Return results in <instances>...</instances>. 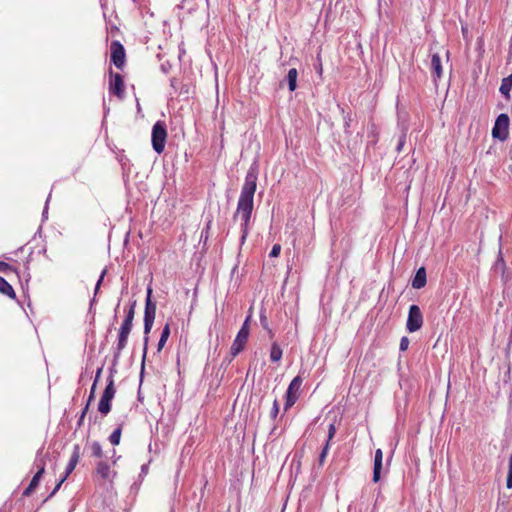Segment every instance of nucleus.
<instances>
[{
	"mask_svg": "<svg viewBox=\"0 0 512 512\" xmlns=\"http://www.w3.org/2000/svg\"><path fill=\"white\" fill-rule=\"evenodd\" d=\"M161 69H162V71H163L164 73H167V71H168V70H167V67H165V65H161Z\"/></svg>",
	"mask_w": 512,
	"mask_h": 512,
	"instance_id": "54",
	"label": "nucleus"
},
{
	"mask_svg": "<svg viewBox=\"0 0 512 512\" xmlns=\"http://www.w3.org/2000/svg\"><path fill=\"white\" fill-rule=\"evenodd\" d=\"M109 92L119 98L124 96V81L119 73H114L110 70Z\"/></svg>",
	"mask_w": 512,
	"mask_h": 512,
	"instance_id": "10",
	"label": "nucleus"
},
{
	"mask_svg": "<svg viewBox=\"0 0 512 512\" xmlns=\"http://www.w3.org/2000/svg\"><path fill=\"white\" fill-rule=\"evenodd\" d=\"M251 316L248 315L246 319L244 320L240 330L238 331L232 345L230 348V354L231 358L236 357L245 347V344L248 340L249 334H250V323ZM232 359H228L227 363L229 364Z\"/></svg>",
	"mask_w": 512,
	"mask_h": 512,
	"instance_id": "3",
	"label": "nucleus"
},
{
	"mask_svg": "<svg viewBox=\"0 0 512 512\" xmlns=\"http://www.w3.org/2000/svg\"><path fill=\"white\" fill-rule=\"evenodd\" d=\"M116 393L114 386V379L112 376H108L107 385L101 395V399L111 402Z\"/></svg>",
	"mask_w": 512,
	"mask_h": 512,
	"instance_id": "17",
	"label": "nucleus"
},
{
	"mask_svg": "<svg viewBox=\"0 0 512 512\" xmlns=\"http://www.w3.org/2000/svg\"><path fill=\"white\" fill-rule=\"evenodd\" d=\"M116 393L114 386V379L112 376H108L107 385L101 395V399L111 402Z\"/></svg>",
	"mask_w": 512,
	"mask_h": 512,
	"instance_id": "15",
	"label": "nucleus"
},
{
	"mask_svg": "<svg viewBox=\"0 0 512 512\" xmlns=\"http://www.w3.org/2000/svg\"><path fill=\"white\" fill-rule=\"evenodd\" d=\"M297 78H298L297 69L296 68L289 69L288 73L283 81L287 83L288 89L290 92H294L297 89Z\"/></svg>",
	"mask_w": 512,
	"mask_h": 512,
	"instance_id": "18",
	"label": "nucleus"
},
{
	"mask_svg": "<svg viewBox=\"0 0 512 512\" xmlns=\"http://www.w3.org/2000/svg\"><path fill=\"white\" fill-rule=\"evenodd\" d=\"M88 405H85V407L83 408L80 416H79V419L77 421V426L80 427L82 424H83V421H84V418H85V415L86 413L88 412Z\"/></svg>",
	"mask_w": 512,
	"mask_h": 512,
	"instance_id": "42",
	"label": "nucleus"
},
{
	"mask_svg": "<svg viewBox=\"0 0 512 512\" xmlns=\"http://www.w3.org/2000/svg\"><path fill=\"white\" fill-rule=\"evenodd\" d=\"M510 119L506 113H501L495 120L492 128V136L500 141H505L509 135Z\"/></svg>",
	"mask_w": 512,
	"mask_h": 512,
	"instance_id": "6",
	"label": "nucleus"
},
{
	"mask_svg": "<svg viewBox=\"0 0 512 512\" xmlns=\"http://www.w3.org/2000/svg\"><path fill=\"white\" fill-rule=\"evenodd\" d=\"M426 283H427L426 269H425V267L422 266L417 269L414 277L412 278L411 286L414 289H421V288L425 287Z\"/></svg>",
	"mask_w": 512,
	"mask_h": 512,
	"instance_id": "13",
	"label": "nucleus"
},
{
	"mask_svg": "<svg viewBox=\"0 0 512 512\" xmlns=\"http://www.w3.org/2000/svg\"><path fill=\"white\" fill-rule=\"evenodd\" d=\"M103 371V366L99 367L96 371V374H95V379H94V382L95 384L98 383L99 379H100V376H101V373Z\"/></svg>",
	"mask_w": 512,
	"mask_h": 512,
	"instance_id": "46",
	"label": "nucleus"
},
{
	"mask_svg": "<svg viewBox=\"0 0 512 512\" xmlns=\"http://www.w3.org/2000/svg\"><path fill=\"white\" fill-rule=\"evenodd\" d=\"M156 315V303L152 301V288L149 286L146 293L145 309H144V339H143V356L142 368L144 367L145 358L148 350L149 337Z\"/></svg>",
	"mask_w": 512,
	"mask_h": 512,
	"instance_id": "2",
	"label": "nucleus"
},
{
	"mask_svg": "<svg viewBox=\"0 0 512 512\" xmlns=\"http://www.w3.org/2000/svg\"><path fill=\"white\" fill-rule=\"evenodd\" d=\"M111 50V62L115 65L116 68L122 69L125 65L126 53L124 46L118 41L114 40L110 46Z\"/></svg>",
	"mask_w": 512,
	"mask_h": 512,
	"instance_id": "8",
	"label": "nucleus"
},
{
	"mask_svg": "<svg viewBox=\"0 0 512 512\" xmlns=\"http://www.w3.org/2000/svg\"><path fill=\"white\" fill-rule=\"evenodd\" d=\"M61 485H62V484H60V481H59V482L56 484V486L54 487L53 491H52V492L48 495V497L44 500V502H45V501H47L48 499H50L51 497H53V496L56 494V492L60 489Z\"/></svg>",
	"mask_w": 512,
	"mask_h": 512,
	"instance_id": "44",
	"label": "nucleus"
},
{
	"mask_svg": "<svg viewBox=\"0 0 512 512\" xmlns=\"http://www.w3.org/2000/svg\"><path fill=\"white\" fill-rule=\"evenodd\" d=\"M424 323V318L420 307L416 304H412L409 307L407 320H406V329L409 333H414L419 331Z\"/></svg>",
	"mask_w": 512,
	"mask_h": 512,
	"instance_id": "5",
	"label": "nucleus"
},
{
	"mask_svg": "<svg viewBox=\"0 0 512 512\" xmlns=\"http://www.w3.org/2000/svg\"><path fill=\"white\" fill-rule=\"evenodd\" d=\"M50 198H51V194H49L46 199L44 209L42 211V221H45L48 219V205H49Z\"/></svg>",
	"mask_w": 512,
	"mask_h": 512,
	"instance_id": "38",
	"label": "nucleus"
},
{
	"mask_svg": "<svg viewBox=\"0 0 512 512\" xmlns=\"http://www.w3.org/2000/svg\"><path fill=\"white\" fill-rule=\"evenodd\" d=\"M283 351L277 342L271 344L270 360L272 362H279L282 358Z\"/></svg>",
	"mask_w": 512,
	"mask_h": 512,
	"instance_id": "22",
	"label": "nucleus"
},
{
	"mask_svg": "<svg viewBox=\"0 0 512 512\" xmlns=\"http://www.w3.org/2000/svg\"><path fill=\"white\" fill-rule=\"evenodd\" d=\"M133 326V320L124 319L120 328L131 332Z\"/></svg>",
	"mask_w": 512,
	"mask_h": 512,
	"instance_id": "40",
	"label": "nucleus"
},
{
	"mask_svg": "<svg viewBox=\"0 0 512 512\" xmlns=\"http://www.w3.org/2000/svg\"><path fill=\"white\" fill-rule=\"evenodd\" d=\"M148 470H149V463L143 464L141 466V471H140V474H139V478L143 479L147 475Z\"/></svg>",
	"mask_w": 512,
	"mask_h": 512,
	"instance_id": "43",
	"label": "nucleus"
},
{
	"mask_svg": "<svg viewBox=\"0 0 512 512\" xmlns=\"http://www.w3.org/2000/svg\"><path fill=\"white\" fill-rule=\"evenodd\" d=\"M275 432H276V427L274 426V427L272 428V430H271L270 434H275Z\"/></svg>",
	"mask_w": 512,
	"mask_h": 512,
	"instance_id": "56",
	"label": "nucleus"
},
{
	"mask_svg": "<svg viewBox=\"0 0 512 512\" xmlns=\"http://www.w3.org/2000/svg\"><path fill=\"white\" fill-rule=\"evenodd\" d=\"M210 223H211V222H209V223L207 224L206 228H204V229L202 230V232H201V238H202L203 236H205V238L207 239V237H208V236H207V235H208V230H209V228H210Z\"/></svg>",
	"mask_w": 512,
	"mask_h": 512,
	"instance_id": "48",
	"label": "nucleus"
},
{
	"mask_svg": "<svg viewBox=\"0 0 512 512\" xmlns=\"http://www.w3.org/2000/svg\"><path fill=\"white\" fill-rule=\"evenodd\" d=\"M135 306H136V301H133L129 307V309L127 310L126 312V315H125V318L124 319H128V320H133L134 319V315H135Z\"/></svg>",
	"mask_w": 512,
	"mask_h": 512,
	"instance_id": "34",
	"label": "nucleus"
},
{
	"mask_svg": "<svg viewBox=\"0 0 512 512\" xmlns=\"http://www.w3.org/2000/svg\"><path fill=\"white\" fill-rule=\"evenodd\" d=\"M79 458H80V446H79V444H75L73 446V451H72L70 460L65 469L66 476H69L74 471L76 465L79 462Z\"/></svg>",
	"mask_w": 512,
	"mask_h": 512,
	"instance_id": "14",
	"label": "nucleus"
},
{
	"mask_svg": "<svg viewBox=\"0 0 512 512\" xmlns=\"http://www.w3.org/2000/svg\"><path fill=\"white\" fill-rule=\"evenodd\" d=\"M34 490H35V488H34V487H32V486L29 484V485H28V487L23 491L22 495H23L24 497H28V496H30V495L33 493V491H34Z\"/></svg>",
	"mask_w": 512,
	"mask_h": 512,
	"instance_id": "45",
	"label": "nucleus"
},
{
	"mask_svg": "<svg viewBox=\"0 0 512 512\" xmlns=\"http://www.w3.org/2000/svg\"><path fill=\"white\" fill-rule=\"evenodd\" d=\"M115 367H113V365L111 366L110 368V375L109 376H112L113 377V373L115 372Z\"/></svg>",
	"mask_w": 512,
	"mask_h": 512,
	"instance_id": "53",
	"label": "nucleus"
},
{
	"mask_svg": "<svg viewBox=\"0 0 512 512\" xmlns=\"http://www.w3.org/2000/svg\"><path fill=\"white\" fill-rule=\"evenodd\" d=\"M281 252V245L280 244H274L272 246V249L270 251L269 256L270 257H278Z\"/></svg>",
	"mask_w": 512,
	"mask_h": 512,
	"instance_id": "39",
	"label": "nucleus"
},
{
	"mask_svg": "<svg viewBox=\"0 0 512 512\" xmlns=\"http://www.w3.org/2000/svg\"><path fill=\"white\" fill-rule=\"evenodd\" d=\"M10 269V265L6 262L0 261V272H5Z\"/></svg>",
	"mask_w": 512,
	"mask_h": 512,
	"instance_id": "47",
	"label": "nucleus"
},
{
	"mask_svg": "<svg viewBox=\"0 0 512 512\" xmlns=\"http://www.w3.org/2000/svg\"><path fill=\"white\" fill-rule=\"evenodd\" d=\"M279 413V403L277 399L274 400L271 411H270V417L272 420H275Z\"/></svg>",
	"mask_w": 512,
	"mask_h": 512,
	"instance_id": "32",
	"label": "nucleus"
},
{
	"mask_svg": "<svg viewBox=\"0 0 512 512\" xmlns=\"http://www.w3.org/2000/svg\"><path fill=\"white\" fill-rule=\"evenodd\" d=\"M105 274H106V270L104 269V270L102 271V273H101V275H100V277H99V279H98V281H97L96 285H95V289H94V295H95V296L97 295V293H98V291H99V289H100V287H101V284H102V281H103V279H104Z\"/></svg>",
	"mask_w": 512,
	"mask_h": 512,
	"instance_id": "41",
	"label": "nucleus"
},
{
	"mask_svg": "<svg viewBox=\"0 0 512 512\" xmlns=\"http://www.w3.org/2000/svg\"><path fill=\"white\" fill-rule=\"evenodd\" d=\"M259 173L258 162L254 161L245 176L244 184L241 188L233 220L241 219V237L240 242L244 244L249 233L251 216L254 208V195L257 188V179Z\"/></svg>",
	"mask_w": 512,
	"mask_h": 512,
	"instance_id": "1",
	"label": "nucleus"
},
{
	"mask_svg": "<svg viewBox=\"0 0 512 512\" xmlns=\"http://www.w3.org/2000/svg\"><path fill=\"white\" fill-rule=\"evenodd\" d=\"M129 334V331L121 328L119 329L117 343L113 351V367L117 366L121 353L127 346Z\"/></svg>",
	"mask_w": 512,
	"mask_h": 512,
	"instance_id": "9",
	"label": "nucleus"
},
{
	"mask_svg": "<svg viewBox=\"0 0 512 512\" xmlns=\"http://www.w3.org/2000/svg\"><path fill=\"white\" fill-rule=\"evenodd\" d=\"M406 143V132H403L400 137H399V140H398V143H397V146H396V151L398 153H400L404 147Z\"/></svg>",
	"mask_w": 512,
	"mask_h": 512,
	"instance_id": "33",
	"label": "nucleus"
},
{
	"mask_svg": "<svg viewBox=\"0 0 512 512\" xmlns=\"http://www.w3.org/2000/svg\"><path fill=\"white\" fill-rule=\"evenodd\" d=\"M329 447H330V445L328 444V442H326L324 447H323V449H322V451H321V453H320V455H319L318 461H319L320 465H323V463H324V461L326 459V456L328 454Z\"/></svg>",
	"mask_w": 512,
	"mask_h": 512,
	"instance_id": "31",
	"label": "nucleus"
},
{
	"mask_svg": "<svg viewBox=\"0 0 512 512\" xmlns=\"http://www.w3.org/2000/svg\"><path fill=\"white\" fill-rule=\"evenodd\" d=\"M96 387H97V384H95V383H93L92 386H91L90 393H89V396H88V399H87V402H86V405H88V407L90 406L91 402L95 398Z\"/></svg>",
	"mask_w": 512,
	"mask_h": 512,
	"instance_id": "37",
	"label": "nucleus"
},
{
	"mask_svg": "<svg viewBox=\"0 0 512 512\" xmlns=\"http://www.w3.org/2000/svg\"><path fill=\"white\" fill-rule=\"evenodd\" d=\"M383 468V452L381 449H377L374 455L373 465V482L377 483L381 478V472Z\"/></svg>",
	"mask_w": 512,
	"mask_h": 512,
	"instance_id": "12",
	"label": "nucleus"
},
{
	"mask_svg": "<svg viewBox=\"0 0 512 512\" xmlns=\"http://www.w3.org/2000/svg\"><path fill=\"white\" fill-rule=\"evenodd\" d=\"M96 302V296L94 295V297L92 298V300L90 301V310L92 309L93 305L95 304Z\"/></svg>",
	"mask_w": 512,
	"mask_h": 512,
	"instance_id": "51",
	"label": "nucleus"
},
{
	"mask_svg": "<svg viewBox=\"0 0 512 512\" xmlns=\"http://www.w3.org/2000/svg\"><path fill=\"white\" fill-rule=\"evenodd\" d=\"M260 324L261 326L263 327V329L267 330L270 337L272 338L274 336V333L272 332V330L269 328V324H268V319L265 315L264 312H261L260 313Z\"/></svg>",
	"mask_w": 512,
	"mask_h": 512,
	"instance_id": "29",
	"label": "nucleus"
},
{
	"mask_svg": "<svg viewBox=\"0 0 512 512\" xmlns=\"http://www.w3.org/2000/svg\"><path fill=\"white\" fill-rule=\"evenodd\" d=\"M511 90H512V73L509 76H507V77L502 79L501 85H500V88H499L500 93L506 99L510 98Z\"/></svg>",
	"mask_w": 512,
	"mask_h": 512,
	"instance_id": "19",
	"label": "nucleus"
},
{
	"mask_svg": "<svg viewBox=\"0 0 512 512\" xmlns=\"http://www.w3.org/2000/svg\"><path fill=\"white\" fill-rule=\"evenodd\" d=\"M0 292L11 299H16V293L13 287L0 276Z\"/></svg>",
	"mask_w": 512,
	"mask_h": 512,
	"instance_id": "20",
	"label": "nucleus"
},
{
	"mask_svg": "<svg viewBox=\"0 0 512 512\" xmlns=\"http://www.w3.org/2000/svg\"><path fill=\"white\" fill-rule=\"evenodd\" d=\"M167 128L163 121H157L152 127L151 143L154 151L161 154L165 149Z\"/></svg>",
	"mask_w": 512,
	"mask_h": 512,
	"instance_id": "4",
	"label": "nucleus"
},
{
	"mask_svg": "<svg viewBox=\"0 0 512 512\" xmlns=\"http://www.w3.org/2000/svg\"><path fill=\"white\" fill-rule=\"evenodd\" d=\"M335 434H336V426L334 423H330L329 427H328V437L326 440V442H328L329 445H330L331 440L334 438Z\"/></svg>",
	"mask_w": 512,
	"mask_h": 512,
	"instance_id": "35",
	"label": "nucleus"
},
{
	"mask_svg": "<svg viewBox=\"0 0 512 512\" xmlns=\"http://www.w3.org/2000/svg\"><path fill=\"white\" fill-rule=\"evenodd\" d=\"M317 72L321 75L322 74V64L320 63L317 67Z\"/></svg>",
	"mask_w": 512,
	"mask_h": 512,
	"instance_id": "52",
	"label": "nucleus"
},
{
	"mask_svg": "<svg viewBox=\"0 0 512 512\" xmlns=\"http://www.w3.org/2000/svg\"><path fill=\"white\" fill-rule=\"evenodd\" d=\"M96 471L103 479H107L110 474V466L105 461H99L96 466Z\"/></svg>",
	"mask_w": 512,
	"mask_h": 512,
	"instance_id": "23",
	"label": "nucleus"
},
{
	"mask_svg": "<svg viewBox=\"0 0 512 512\" xmlns=\"http://www.w3.org/2000/svg\"><path fill=\"white\" fill-rule=\"evenodd\" d=\"M68 478V476H66V472L64 473V475H62L61 479L59 480L60 481V484H63L64 481Z\"/></svg>",
	"mask_w": 512,
	"mask_h": 512,
	"instance_id": "50",
	"label": "nucleus"
},
{
	"mask_svg": "<svg viewBox=\"0 0 512 512\" xmlns=\"http://www.w3.org/2000/svg\"><path fill=\"white\" fill-rule=\"evenodd\" d=\"M46 456L47 455H43L42 454V449H39L37 451V454H36V457H35V461H34V466L38 469H42L43 470V474L45 473V466H46Z\"/></svg>",
	"mask_w": 512,
	"mask_h": 512,
	"instance_id": "24",
	"label": "nucleus"
},
{
	"mask_svg": "<svg viewBox=\"0 0 512 512\" xmlns=\"http://www.w3.org/2000/svg\"><path fill=\"white\" fill-rule=\"evenodd\" d=\"M119 306H120V301L117 303V306H116V309H115V313H117V309L119 308ZM114 317L116 318V317H117V314H115V316H114Z\"/></svg>",
	"mask_w": 512,
	"mask_h": 512,
	"instance_id": "55",
	"label": "nucleus"
},
{
	"mask_svg": "<svg viewBox=\"0 0 512 512\" xmlns=\"http://www.w3.org/2000/svg\"><path fill=\"white\" fill-rule=\"evenodd\" d=\"M116 393L114 386V379L112 376H108L107 385L101 395V399L111 402Z\"/></svg>",
	"mask_w": 512,
	"mask_h": 512,
	"instance_id": "16",
	"label": "nucleus"
},
{
	"mask_svg": "<svg viewBox=\"0 0 512 512\" xmlns=\"http://www.w3.org/2000/svg\"><path fill=\"white\" fill-rule=\"evenodd\" d=\"M122 427H123V424H119L118 427L109 436V441L114 446L119 445V443H120Z\"/></svg>",
	"mask_w": 512,
	"mask_h": 512,
	"instance_id": "25",
	"label": "nucleus"
},
{
	"mask_svg": "<svg viewBox=\"0 0 512 512\" xmlns=\"http://www.w3.org/2000/svg\"><path fill=\"white\" fill-rule=\"evenodd\" d=\"M170 86L176 90L177 89V79L176 78H171L170 79Z\"/></svg>",
	"mask_w": 512,
	"mask_h": 512,
	"instance_id": "49",
	"label": "nucleus"
},
{
	"mask_svg": "<svg viewBox=\"0 0 512 512\" xmlns=\"http://www.w3.org/2000/svg\"><path fill=\"white\" fill-rule=\"evenodd\" d=\"M98 411L103 415H107L111 411V402L100 398L98 403Z\"/></svg>",
	"mask_w": 512,
	"mask_h": 512,
	"instance_id": "27",
	"label": "nucleus"
},
{
	"mask_svg": "<svg viewBox=\"0 0 512 512\" xmlns=\"http://www.w3.org/2000/svg\"><path fill=\"white\" fill-rule=\"evenodd\" d=\"M42 476H43V470L38 469L36 471V473L34 474V476L32 477L29 484L36 489L41 481Z\"/></svg>",
	"mask_w": 512,
	"mask_h": 512,
	"instance_id": "28",
	"label": "nucleus"
},
{
	"mask_svg": "<svg viewBox=\"0 0 512 512\" xmlns=\"http://www.w3.org/2000/svg\"><path fill=\"white\" fill-rule=\"evenodd\" d=\"M169 336H170V325H169V323H166L165 326L162 329V332H161V335H160V339H159L158 344H157V351L158 352H160L163 349V347L165 346Z\"/></svg>",
	"mask_w": 512,
	"mask_h": 512,
	"instance_id": "21",
	"label": "nucleus"
},
{
	"mask_svg": "<svg viewBox=\"0 0 512 512\" xmlns=\"http://www.w3.org/2000/svg\"><path fill=\"white\" fill-rule=\"evenodd\" d=\"M91 456L101 458L103 456L102 446L98 441H93L90 445Z\"/></svg>",
	"mask_w": 512,
	"mask_h": 512,
	"instance_id": "26",
	"label": "nucleus"
},
{
	"mask_svg": "<svg viewBox=\"0 0 512 512\" xmlns=\"http://www.w3.org/2000/svg\"><path fill=\"white\" fill-rule=\"evenodd\" d=\"M506 487L508 489L512 488V454L509 456V461H508V473H507V479H506Z\"/></svg>",
	"mask_w": 512,
	"mask_h": 512,
	"instance_id": "30",
	"label": "nucleus"
},
{
	"mask_svg": "<svg viewBox=\"0 0 512 512\" xmlns=\"http://www.w3.org/2000/svg\"><path fill=\"white\" fill-rule=\"evenodd\" d=\"M430 68L432 71L433 82L437 85V81L440 80L443 75L441 58L438 53L431 55Z\"/></svg>",
	"mask_w": 512,
	"mask_h": 512,
	"instance_id": "11",
	"label": "nucleus"
},
{
	"mask_svg": "<svg viewBox=\"0 0 512 512\" xmlns=\"http://www.w3.org/2000/svg\"><path fill=\"white\" fill-rule=\"evenodd\" d=\"M70 512H72V511H70Z\"/></svg>",
	"mask_w": 512,
	"mask_h": 512,
	"instance_id": "57",
	"label": "nucleus"
},
{
	"mask_svg": "<svg viewBox=\"0 0 512 512\" xmlns=\"http://www.w3.org/2000/svg\"><path fill=\"white\" fill-rule=\"evenodd\" d=\"M302 382H303V379L300 375H297L296 377H294L292 379V381L290 382V384L287 388V391H286V395H285V398H286L285 403H284L285 411H288L298 400L299 391H300Z\"/></svg>",
	"mask_w": 512,
	"mask_h": 512,
	"instance_id": "7",
	"label": "nucleus"
},
{
	"mask_svg": "<svg viewBox=\"0 0 512 512\" xmlns=\"http://www.w3.org/2000/svg\"><path fill=\"white\" fill-rule=\"evenodd\" d=\"M409 339L407 336H403L401 339H400V344H399V349L400 351H406L409 347Z\"/></svg>",
	"mask_w": 512,
	"mask_h": 512,
	"instance_id": "36",
	"label": "nucleus"
}]
</instances>
